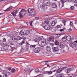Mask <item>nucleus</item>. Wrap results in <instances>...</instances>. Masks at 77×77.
<instances>
[{
	"label": "nucleus",
	"mask_w": 77,
	"mask_h": 77,
	"mask_svg": "<svg viewBox=\"0 0 77 77\" xmlns=\"http://www.w3.org/2000/svg\"><path fill=\"white\" fill-rule=\"evenodd\" d=\"M49 45H50V47H52V48H53V47H54L53 46H54V44H53V43H50L49 44Z\"/></svg>",
	"instance_id": "obj_38"
},
{
	"label": "nucleus",
	"mask_w": 77,
	"mask_h": 77,
	"mask_svg": "<svg viewBox=\"0 0 77 77\" xmlns=\"http://www.w3.org/2000/svg\"><path fill=\"white\" fill-rule=\"evenodd\" d=\"M8 22H10L11 23H12V21L10 19H8Z\"/></svg>",
	"instance_id": "obj_47"
},
{
	"label": "nucleus",
	"mask_w": 77,
	"mask_h": 77,
	"mask_svg": "<svg viewBox=\"0 0 77 77\" xmlns=\"http://www.w3.org/2000/svg\"><path fill=\"white\" fill-rule=\"evenodd\" d=\"M67 30L68 32H71V31H72V29H71V28H70L69 29H68Z\"/></svg>",
	"instance_id": "obj_54"
},
{
	"label": "nucleus",
	"mask_w": 77,
	"mask_h": 77,
	"mask_svg": "<svg viewBox=\"0 0 77 77\" xmlns=\"http://www.w3.org/2000/svg\"><path fill=\"white\" fill-rule=\"evenodd\" d=\"M76 46V45L75 43L74 42H72L71 43V47H72V48H74Z\"/></svg>",
	"instance_id": "obj_14"
},
{
	"label": "nucleus",
	"mask_w": 77,
	"mask_h": 77,
	"mask_svg": "<svg viewBox=\"0 0 77 77\" xmlns=\"http://www.w3.org/2000/svg\"><path fill=\"white\" fill-rule=\"evenodd\" d=\"M45 5L46 6H50L51 5V3L49 2H48L45 3Z\"/></svg>",
	"instance_id": "obj_19"
},
{
	"label": "nucleus",
	"mask_w": 77,
	"mask_h": 77,
	"mask_svg": "<svg viewBox=\"0 0 77 77\" xmlns=\"http://www.w3.org/2000/svg\"><path fill=\"white\" fill-rule=\"evenodd\" d=\"M46 74H52V72L51 71H49L46 72Z\"/></svg>",
	"instance_id": "obj_30"
},
{
	"label": "nucleus",
	"mask_w": 77,
	"mask_h": 77,
	"mask_svg": "<svg viewBox=\"0 0 77 77\" xmlns=\"http://www.w3.org/2000/svg\"><path fill=\"white\" fill-rule=\"evenodd\" d=\"M18 54L16 53H14L12 54L13 56H17Z\"/></svg>",
	"instance_id": "obj_50"
},
{
	"label": "nucleus",
	"mask_w": 77,
	"mask_h": 77,
	"mask_svg": "<svg viewBox=\"0 0 77 77\" xmlns=\"http://www.w3.org/2000/svg\"><path fill=\"white\" fill-rule=\"evenodd\" d=\"M4 0H0V2L2 3L4 2Z\"/></svg>",
	"instance_id": "obj_59"
},
{
	"label": "nucleus",
	"mask_w": 77,
	"mask_h": 77,
	"mask_svg": "<svg viewBox=\"0 0 77 77\" xmlns=\"http://www.w3.org/2000/svg\"><path fill=\"white\" fill-rule=\"evenodd\" d=\"M71 10H72V11L74 10V6H71L70 7Z\"/></svg>",
	"instance_id": "obj_49"
},
{
	"label": "nucleus",
	"mask_w": 77,
	"mask_h": 77,
	"mask_svg": "<svg viewBox=\"0 0 77 77\" xmlns=\"http://www.w3.org/2000/svg\"><path fill=\"white\" fill-rule=\"evenodd\" d=\"M66 2H71V0H65Z\"/></svg>",
	"instance_id": "obj_55"
},
{
	"label": "nucleus",
	"mask_w": 77,
	"mask_h": 77,
	"mask_svg": "<svg viewBox=\"0 0 77 77\" xmlns=\"http://www.w3.org/2000/svg\"><path fill=\"white\" fill-rule=\"evenodd\" d=\"M74 5L75 6H77V3H74Z\"/></svg>",
	"instance_id": "obj_60"
},
{
	"label": "nucleus",
	"mask_w": 77,
	"mask_h": 77,
	"mask_svg": "<svg viewBox=\"0 0 77 77\" xmlns=\"http://www.w3.org/2000/svg\"><path fill=\"white\" fill-rule=\"evenodd\" d=\"M66 20H63V23L65 26V23H66Z\"/></svg>",
	"instance_id": "obj_45"
},
{
	"label": "nucleus",
	"mask_w": 77,
	"mask_h": 77,
	"mask_svg": "<svg viewBox=\"0 0 77 77\" xmlns=\"http://www.w3.org/2000/svg\"><path fill=\"white\" fill-rule=\"evenodd\" d=\"M9 75V74H4L3 75L2 77H8V76Z\"/></svg>",
	"instance_id": "obj_34"
},
{
	"label": "nucleus",
	"mask_w": 77,
	"mask_h": 77,
	"mask_svg": "<svg viewBox=\"0 0 77 77\" xmlns=\"http://www.w3.org/2000/svg\"><path fill=\"white\" fill-rule=\"evenodd\" d=\"M11 72L12 73H14L15 72V69L13 68L11 69Z\"/></svg>",
	"instance_id": "obj_32"
},
{
	"label": "nucleus",
	"mask_w": 77,
	"mask_h": 77,
	"mask_svg": "<svg viewBox=\"0 0 77 77\" xmlns=\"http://www.w3.org/2000/svg\"><path fill=\"white\" fill-rule=\"evenodd\" d=\"M25 44L26 45H27V46H28V47L30 46V45L29 44V43L27 42H26Z\"/></svg>",
	"instance_id": "obj_41"
},
{
	"label": "nucleus",
	"mask_w": 77,
	"mask_h": 77,
	"mask_svg": "<svg viewBox=\"0 0 77 77\" xmlns=\"http://www.w3.org/2000/svg\"><path fill=\"white\" fill-rule=\"evenodd\" d=\"M66 77H74V75L72 74L67 75V76Z\"/></svg>",
	"instance_id": "obj_24"
},
{
	"label": "nucleus",
	"mask_w": 77,
	"mask_h": 77,
	"mask_svg": "<svg viewBox=\"0 0 77 77\" xmlns=\"http://www.w3.org/2000/svg\"><path fill=\"white\" fill-rule=\"evenodd\" d=\"M75 77H77V74H76L75 75Z\"/></svg>",
	"instance_id": "obj_64"
},
{
	"label": "nucleus",
	"mask_w": 77,
	"mask_h": 77,
	"mask_svg": "<svg viewBox=\"0 0 77 77\" xmlns=\"http://www.w3.org/2000/svg\"><path fill=\"white\" fill-rule=\"evenodd\" d=\"M11 14L12 15L14 16V17H17V15H16L17 14L15 13L14 11L12 12L11 13Z\"/></svg>",
	"instance_id": "obj_26"
},
{
	"label": "nucleus",
	"mask_w": 77,
	"mask_h": 77,
	"mask_svg": "<svg viewBox=\"0 0 77 77\" xmlns=\"http://www.w3.org/2000/svg\"><path fill=\"white\" fill-rule=\"evenodd\" d=\"M24 41L23 40V41H22V42H21L19 43V45H23V44H24Z\"/></svg>",
	"instance_id": "obj_27"
},
{
	"label": "nucleus",
	"mask_w": 77,
	"mask_h": 77,
	"mask_svg": "<svg viewBox=\"0 0 77 77\" xmlns=\"http://www.w3.org/2000/svg\"><path fill=\"white\" fill-rule=\"evenodd\" d=\"M6 41V38H4L3 39V42H5Z\"/></svg>",
	"instance_id": "obj_52"
},
{
	"label": "nucleus",
	"mask_w": 77,
	"mask_h": 77,
	"mask_svg": "<svg viewBox=\"0 0 77 77\" xmlns=\"http://www.w3.org/2000/svg\"><path fill=\"white\" fill-rule=\"evenodd\" d=\"M22 39H23V40H25V39H26V37H23L22 38Z\"/></svg>",
	"instance_id": "obj_58"
},
{
	"label": "nucleus",
	"mask_w": 77,
	"mask_h": 77,
	"mask_svg": "<svg viewBox=\"0 0 77 77\" xmlns=\"http://www.w3.org/2000/svg\"><path fill=\"white\" fill-rule=\"evenodd\" d=\"M52 72V73H53V72H55V71H56V70H53L52 71H51Z\"/></svg>",
	"instance_id": "obj_63"
},
{
	"label": "nucleus",
	"mask_w": 77,
	"mask_h": 77,
	"mask_svg": "<svg viewBox=\"0 0 77 77\" xmlns=\"http://www.w3.org/2000/svg\"><path fill=\"white\" fill-rule=\"evenodd\" d=\"M42 39H43V36L39 37L38 39V41H41V40H42Z\"/></svg>",
	"instance_id": "obj_37"
},
{
	"label": "nucleus",
	"mask_w": 77,
	"mask_h": 77,
	"mask_svg": "<svg viewBox=\"0 0 77 77\" xmlns=\"http://www.w3.org/2000/svg\"><path fill=\"white\" fill-rule=\"evenodd\" d=\"M19 10H17L16 11H15V13L17 14H18V13L19 12Z\"/></svg>",
	"instance_id": "obj_57"
},
{
	"label": "nucleus",
	"mask_w": 77,
	"mask_h": 77,
	"mask_svg": "<svg viewBox=\"0 0 77 77\" xmlns=\"http://www.w3.org/2000/svg\"><path fill=\"white\" fill-rule=\"evenodd\" d=\"M45 44H46L44 42V41H43L42 42L41 44V47H44V48H45V46L46 45Z\"/></svg>",
	"instance_id": "obj_21"
},
{
	"label": "nucleus",
	"mask_w": 77,
	"mask_h": 77,
	"mask_svg": "<svg viewBox=\"0 0 77 77\" xmlns=\"http://www.w3.org/2000/svg\"><path fill=\"white\" fill-rule=\"evenodd\" d=\"M42 0H38V2L39 3H41Z\"/></svg>",
	"instance_id": "obj_61"
},
{
	"label": "nucleus",
	"mask_w": 77,
	"mask_h": 77,
	"mask_svg": "<svg viewBox=\"0 0 77 77\" xmlns=\"http://www.w3.org/2000/svg\"><path fill=\"white\" fill-rule=\"evenodd\" d=\"M4 48L5 50H8V45L5 46L4 47Z\"/></svg>",
	"instance_id": "obj_31"
},
{
	"label": "nucleus",
	"mask_w": 77,
	"mask_h": 77,
	"mask_svg": "<svg viewBox=\"0 0 77 77\" xmlns=\"http://www.w3.org/2000/svg\"><path fill=\"white\" fill-rule=\"evenodd\" d=\"M49 39L50 41L54 42L56 40V39H54V38L53 37H51L49 38Z\"/></svg>",
	"instance_id": "obj_15"
},
{
	"label": "nucleus",
	"mask_w": 77,
	"mask_h": 77,
	"mask_svg": "<svg viewBox=\"0 0 77 77\" xmlns=\"http://www.w3.org/2000/svg\"><path fill=\"white\" fill-rule=\"evenodd\" d=\"M53 52L55 53H57L59 51V48L57 47H53L52 48Z\"/></svg>",
	"instance_id": "obj_10"
},
{
	"label": "nucleus",
	"mask_w": 77,
	"mask_h": 77,
	"mask_svg": "<svg viewBox=\"0 0 77 77\" xmlns=\"http://www.w3.org/2000/svg\"><path fill=\"white\" fill-rule=\"evenodd\" d=\"M25 36H27L28 35H29V34H28L27 33H24V35Z\"/></svg>",
	"instance_id": "obj_53"
},
{
	"label": "nucleus",
	"mask_w": 77,
	"mask_h": 77,
	"mask_svg": "<svg viewBox=\"0 0 77 77\" xmlns=\"http://www.w3.org/2000/svg\"><path fill=\"white\" fill-rule=\"evenodd\" d=\"M51 21H52V23H51V26H54L56 24V22L57 21L56 19L52 18L51 19Z\"/></svg>",
	"instance_id": "obj_6"
},
{
	"label": "nucleus",
	"mask_w": 77,
	"mask_h": 77,
	"mask_svg": "<svg viewBox=\"0 0 77 77\" xmlns=\"http://www.w3.org/2000/svg\"><path fill=\"white\" fill-rule=\"evenodd\" d=\"M62 41L63 42H65L66 41V38L65 36L62 39Z\"/></svg>",
	"instance_id": "obj_23"
},
{
	"label": "nucleus",
	"mask_w": 77,
	"mask_h": 77,
	"mask_svg": "<svg viewBox=\"0 0 77 77\" xmlns=\"http://www.w3.org/2000/svg\"><path fill=\"white\" fill-rule=\"evenodd\" d=\"M24 71L25 72H29L30 73V72H32V70H31L28 67H27L25 69Z\"/></svg>",
	"instance_id": "obj_11"
},
{
	"label": "nucleus",
	"mask_w": 77,
	"mask_h": 77,
	"mask_svg": "<svg viewBox=\"0 0 77 77\" xmlns=\"http://www.w3.org/2000/svg\"><path fill=\"white\" fill-rule=\"evenodd\" d=\"M3 45H4V43H3L2 42H0V45L2 46Z\"/></svg>",
	"instance_id": "obj_46"
},
{
	"label": "nucleus",
	"mask_w": 77,
	"mask_h": 77,
	"mask_svg": "<svg viewBox=\"0 0 77 77\" xmlns=\"http://www.w3.org/2000/svg\"><path fill=\"white\" fill-rule=\"evenodd\" d=\"M10 44L11 45V46H12L13 47H14L15 46V45L13 43L11 42H10Z\"/></svg>",
	"instance_id": "obj_35"
},
{
	"label": "nucleus",
	"mask_w": 77,
	"mask_h": 77,
	"mask_svg": "<svg viewBox=\"0 0 77 77\" xmlns=\"http://www.w3.org/2000/svg\"><path fill=\"white\" fill-rule=\"evenodd\" d=\"M12 47H11V46H9L8 45V50H11L12 49Z\"/></svg>",
	"instance_id": "obj_39"
},
{
	"label": "nucleus",
	"mask_w": 77,
	"mask_h": 77,
	"mask_svg": "<svg viewBox=\"0 0 77 77\" xmlns=\"http://www.w3.org/2000/svg\"><path fill=\"white\" fill-rule=\"evenodd\" d=\"M73 25V22H72L70 21V27H71Z\"/></svg>",
	"instance_id": "obj_40"
},
{
	"label": "nucleus",
	"mask_w": 77,
	"mask_h": 77,
	"mask_svg": "<svg viewBox=\"0 0 77 77\" xmlns=\"http://www.w3.org/2000/svg\"><path fill=\"white\" fill-rule=\"evenodd\" d=\"M6 69L7 70H8V71H10L11 70V67H8L6 68Z\"/></svg>",
	"instance_id": "obj_33"
},
{
	"label": "nucleus",
	"mask_w": 77,
	"mask_h": 77,
	"mask_svg": "<svg viewBox=\"0 0 77 77\" xmlns=\"http://www.w3.org/2000/svg\"><path fill=\"white\" fill-rule=\"evenodd\" d=\"M24 52V50L23 48H22L21 50L20 51V53H23Z\"/></svg>",
	"instance_id": "obj_48"
},
{
	"label": "nucleus",
	"mask_w": 77,
	"mask_h": 77,
	"mask_svg": "<svg viewBox=\"0 0 77 77\" xmlns=\"http://www.w3.org/2000/svg\"><path fill=\"white\" fill-rule=\"evenodd\" d=\"M60 47L61 48H63L65 47V45L62 44H61L60 45Z\"/></svg>",
	"instance_id": "obj_28"
},
{
	"label": "nucleus",
	"mask_w": 77,
	"mask_h": 77,
	"mask_svg": "<svg viewBox=\"0 0 77 77\" xmlns=\"http://www.w3.org/2000/svg\"><path fill=\"white\" fill-rule=\"evenodd\" d=\"M74 67H75L73 66H69L68 69H66V67H64L63 68H60L57 70H56V73H60V72H62V71H63V70H66V72L68 73L69 72L71 71L74 70Z\"/></svg>",
	"instance_id": "obj_1"
},
{
	"label": "nucleus",
	"mask_w": 77,
	"mask_h": 77,
	"mask_svg": "<svg viewBox=\"0 0 77 77\" xmlns=\"http://www.w3.org/2000/svg\"><path fill=\"white\" fill-rule=\"evenodd\" d=\"M38 41H39L38 39V38H36L34 40V41L35 42H38Z\"/></svg>",
	"instance_id": "obj_42"
},
{
	"label": "nucleus",
	"mask_w": 77,
	"mask_h": 77,
	"mask_svg": "<svg viewBox=\"0 0 77 77\" xmlns=\"http://www.w3.org/2000/svg\"><path fill=\"white\" fill-rule=\"evenodd\" d=\"M60 2H61L62 5L60 4V2H58V6L59 8L60 9H62V7L64 6V3L66 1L65 0H60Z\"/></svg>",
	"instance_id": "obj_4"
},
{
	"label": "nucleus",
	"mask_w": 77,
	"mask_h": 77,
	"mask_svg": "<svg viewBox=\"0 0 77 77\" xmlns=\"http://www.w3.org/2000/svg\"><path fill=\"white\" fill-rule=\"evenodd\" d=\"M39 19V17H36L35 18V20H38V19Z\"/></svg>",
	"instance_id": "obj_56"
},
{
	"label": "nucleus",
	"mask_w": 77,
	"mask_h": 77,
	"mask_svg": "<svg viewBox=\"0 0 77 77\" xmlns=\"http://www.w3.org/2000/svg\"><path fill=\"white\" fill-rule=\"evenodd\" d=\"M45 48H46V50L48 51H50V50H51V49L50 48V46L47 45H46L45 46Z\"/></svg>",
	"instance_id": "obj_12"
},
{
	"label": "nucleus",
	"mask_w": 77,
	"mask_h": 77,
	"mask_svg": "<svg viewBox=\"0 0 77 77\" xmlns=\"http://www.w3.org/2000/svg\"><path fill=\"white\" fill-rule=\"evenodd\" d=\"M52 6L53 8H57V5H56V3H54L52 4Z\"/></svg>",
	"instance_id": "obj_18"
},
{
	"label": "nucleus",
	"mask_w": 77,
	"mask_h": 77,
	"mask_svg": "<svg viewBox=\"0 0 77 77\" xmlns=\"http://www.w3.org/2000/svg\"><path fill=\"white\" fill-rule=\"evenodd\" d=\"M75 24H77V20H75Z\"/></svg>",
	"instance_id": "obj_62"
},
{
	"label": "nucleus",
	"mask_w": 77,
	"mask_h": 77,
	"mask_svg": "<svg viewBox=\"0 0 77 77\" xmlns=\"http://www.w3.org/2000/svg\"><path fill=\"white\" fill-rule=\"evenodd\" d=\"M39 51H40L39 48H37L35 49V53H38V52H39Z\"/></svg>",
	"instance_id": "obj_17"
},
{
	"label": "nucleus",
	"mask_w": 77,
	"mask_h": 77,
	"mask_svg": "<svg viewBox=\"0 0 77 77\" xmlns=\"http://www.w3.org/2000/svg\"><path fill=\"white\" fill-rule=\"evenodd\" d=\"M2 73L3 74H8V72L6 70H2Z\"/></svg>",
	"instance_id": "obj_22"
},
{
	"label": "nucleus",
	"mask_w": 77,
	"mask_h": 77,
	"mask_svg": "<svg viewBox=\"0 0 77 77\" xmlns=\"http://www.w3.org/2000/svg\"><path fill=\"white\" fill-rule=\"evenodd\" d=\"M38 70H39V72H42V71H43V68H39Z\"/></svg>",
	"instance_id": "obj_29"
},
{
	"label": "nucleus",
	"mask_w": 77,
	"mask_h": 77,
	"mask_svg": "<svg viewBox=\"0 0 77 77\" xmlns=\"http://www.w3.org/2000/svg\"><path fill=\"white\" fill-rule=\"evenodd\" d=\"M20 39H21V37H20L18 36L17 38L15 36H14L12 37V40L14 42L17 43V41H19V40H20Z\"/></svg>",
	"instance_id": "obj_5"
},
{
	"label": "nucleus",
	"mask_w": 77,
	"mask_h": 77,
	"mask_svg": "<svg viewBox=\"0 0 77 77\" xmlns=\"http://www.w3.org/2000/svg\"><path fill=\"white\" fill-rule=\"evenodd\" d=\"M28 12L29 15L32 16H35L36 14V11L33 8H29L28 10Z\"/></svg>",
	"instance_id": "obj_2"
},
{
	"label": "nucleus",
	"mask_w": 77,
	"mask_h": 77,
	"mask_svg": "<svg viewBox=\"0 0 77 77\" xmlns=\"http://www.w3.org/2000/svg\"><path fill=\"white\" fill-rule=\"evenodd\" d=\"M49 61H43L42 62V63H45V64H47V63H49Z\"/></svg>",
	"instance_id": "obj_36"
},
{
	"label": "nucleus",
	"mask_w": 77,
	"mask_h": 77,
	"mask_svg": "<svg viewBox=\"0 0 77 77\" xmlns=\"http://www.w3.org/2000/svg\"><path fill=\"white\" fill-rule=\"evenodd\" d=\"M26 11L24 9H22L21 10L19 13V16L20 18L23 17L24 15H27V13H26Z\"/></svg>",
	"instance_id": "obj_3"
},
{
	"label": "nucleus",
	"mask_w": 77,
	"mask_h": 77,
	"mask_svg": "<svg viewBox=\"0 0 77 77\" xmlns=\"http://www.w3.org/2000/svg\"><path fill=\"white\" fill-rule=\"evenodd\" d=\"M44 28L45 30H51L53 28L51 26L48 25H46L44 26Z\"/></svg>",
	"instance_id": "obj_7"
},
{
	"label": "nucleus",
	"mask_w": 77,
	"mask_h": 77,
	"mask_svg": "<svg viewBox=\"0 0 77 77\" xmlns=\"http://www.w3.org/2000/svg\"><path fill=\"white\" fill-rule=\"evenodd\" d=\"M57 29H60V32H63V31H64V29H63V26L62 25H57Z\"/></svg>",
	"instance_id": "obj_8"
},
{
	"label": "nucleus",
	"mask_w": 77,
	"mask_h": 77,
	"mask_svg": "<svg viewBox=\"0 0 77 77\" xmlns=\"http://www.w3.org/2000/svg\"><path fill=\"white\" fill-rule=\"evenodd\" d=\"M45 23H46V24H48L49 23V21L48 20H46L45 21Z\"/></svg>",
	"instance_id": "obj_51"
},
{
	"label": "nucleus",
	"mask_w": 77,
	"mask_h": 77,
	"mask_svg": "<svg viewBox=\"0 0 77 77\" xmlns=\"http://www.w3.org/2000/svg\"><path fill=\"white\" fill-rule=\"evenodd\" d=\"M55 43V45H59V42L57 41V40H55V41L54 42Z\"/></svg>",
	"instance_id": "obj_20"
},
{
	"label": "nucleus",
	"mask_w": 77,
	"mask_h": 77,
	"mask_svg": "<svg viewBox=\"0 0 77 77\" xmlns=\"http://www.w3.org/2000/svg\"><path fill=\"white\" fill-rule=\"evenodd\" d=\"M35 71L36 72L38 73V72H40L39 71V69H36L35 70Z\"/></svg>",
	"instance_id": "obj_43"
},
{
	"label": "nucleus",
	"mask_w": 77,
	"mask_h": 77,
	"mask_svg": "<svg viewBox=\"0 0 77 77\" xmlns=\"http://www.w3.org/2000/svg\"><path fill=\"white\" fill-rule=\"evenodd\" d=\"M66 40L68 42L71 41V37L69 35L67 36L66 37Z\"/></svg>",
	"instance_id": "obj_13"
},
{
	"label": "nucleus",
	"mask_w": 77,
	"mask_h": 77,
	"mask_svg": "<svg viewBox=\"0 0 77 77\" xmlns=\"http://www.w3.org/2000/svg\"><path fill=\"white\" fill-rule=\"evenodd\" d=\"M12 7L11 6L9 8H7L6 10H5L4 11H9V10H11V9H12Z\"/></svg>",
	"instance_id": "obj_25"
},
{
	"label": "nucleus",
	"mask_w": 77,
	"mask_h": 77,
	"mask_svg": "<svg viewBox=\"0 0 77 77\" xmlns=\"http://www.w3.org/2000/svg\"><path fill=\"white\" fill-rule=\"evenodd\" d=\"M25 33H27V34L28 35H29L30 33V31H29V30H27L26 31Z\"/></svg>",
	"instance_id": "obj_44"
},
{
	"label": "nucleus",
	"mask_w": 77,
	"mask_h": 77,
	"mask_svg": "<svg viewBox=\"0 0 77 77\" xmlns=\"http://www.w3.org/2000/svg\"><path fill=\"white\" fill-rule=\"evenodd\" d=\"M46 5L45 4H43L42 6L41 7V9H42V11L43 12L46 11Z\"/></svg>",
	"instance_id": "obj_9"
},
{
	"label": "nucleus",
	"mask_w": 77,
	"mask_h": 77,
	"mask_svg": "<svg viewBox=\"0 0 77 77\" xmlns=\"http://www.w3.org/2000/svg\"><path fill=\"white\" fill-rule=\"evenodd\" d=\"M19 35L22 36H23L24 35V32L23 31L21 30L20 32Z\"/></svg>",
	"instance_id": "obj_16"
}]
</instances>
